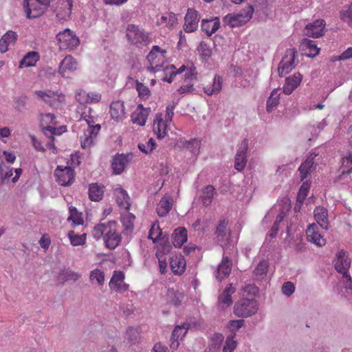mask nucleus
I'll use <instances>...</instances> for the list:
<instances>
[{"instance_id":"nucleus-40","label":"nucleus","mask_w":352,"mask_h":352,"mask_svg":"<svg viewBox=\"0 0 352 352\" xmlns=\"http://www.w3.org/2000/svg\"><path fill=\"white\" fill-rule=\"evenodd\" d=\"M133 124L144 126L148 117V111H133L131 116Z\"/></svg>"},{"instance_id":"nucleus-30","label":"nucleus","mask_w":352,"mask_h":352,"mask_svg":"<svg viewBox=\"0 0 352 352\" xmlns=\"http://www.w3.org/2000/svg\"><path fill=\"white\" fill-rule=\"evenodd\" d=\"M56 37L60 43H65L72 46L77 45L79 43L78 38L73 36L72 32L68 28L63 32H60Z\"/></svg>"},{"instance_id":"nucleus-5","label":"nucleus","mask_w":352,"mask_h":352,"mask_svg":"<svg viewBox=\"0 0 352 352\" xmlns=\"http://www.w3.org/2000/svg\"><path fill=\"white\" fill-rule=\"evenodd\" d=\"M298 52L295 48L287 49L284 56L278 64V74L283 77L291 72L298 64Z\"/></svg>"},{"instance_id":"nucleus-4","label":"nucleus","mask_w":352,"mask_h":352,"mask_svg":"<svg viewBox=\"0 0 352 352\" xmlns=\"http://www.w3.org/2000/svg\"><path fill=\"white\" fill-rule=\"evenodd\" d=\"M254 8L250 5L238 14H228L223 21L231 28L240 27L248 22L252 17Z\"/></svg>"},{"instance_id":"nucleus-39","label":"nucleus","mask_w":352,"mask_h":352,"mask_svg":"<svg viewBox=\"0 0 352 352\" xmlns=\"http://www.w3.org/2000/svg\"><path fill=\"white\" fill-rule=\"evenodd\" d=\"M56 117L54 113H47L44 114L43 118H42V122H44V127L46 128L47 130L50 131L54 134H56V133L55 131L56 130V128L52 127L50 126V124H56Z\"/></svg>"},{"instance_id":"nucleus-38","label":"nucleus","mask_w":352,"mask_h":352,"mask_svg":"<svg viewBox=\"0 0 352 352\" xmlns=\"http://www.w3.org/2000/svg\"><path fill=\"white\" fill-rule=\"evenodd\" d=\"M67 235L73 246L83 245L86 243V234H78L74 230H70Z\"/></svg>"},{"instance_id":"nucleus-1","label":"nucleus","mask_w":352,"mask_h":352,"mask_svg":"<svg viewBox=\"0 0 352 352\" xmlns=\"http://www.w3.org/2000/svg\"><path fill=\"white\" fill-rule=\"evenodd\" d=\"M92 235L97 240L102 238L106 247L110 250H114L118 247L122 240L119 226L115 221H109L95 226Z\"/></svg>"},{"instance_id":"nucleus-56","label":"nucleus","mask_w":352,"mask_h":352,"mask_svg":"<svg viewBox=\"0 0 352 352\" xmlns=\"http://www.w3.org/2000/svg\"><path fill=\"white\" fill-rule=\"evenodd\" d=\"M136 89L138 91L139 96L141 98H147L150 94V90L148 87L145 86L143 83L138 82L136 84Z\"/></svg>"},{"instance_id":"nucleus-10","label":"nucleus","mask_w":352,"mask_h":352,"mask_svg":"<svg viewBox=\"0 0 352 352\" xmlns=\"http://www.w3.org/2000/svg\"><path fill=\"white\" fill-rule=\"evenodd\" d=\"M334 266L336 271L340 274H344L349 272L351 266V259L347 252L340 250L336 255Z\"/></svg>"},{"instance_id":"nucleus-60","label":"nucleus","mask_w":352,"mask_h":352,"mask_svg":"<svg viewBox=\"0 0 352 352\" xmlns=\"http://www.w3.org/2000/svg\"><path fill=\"white\" fill-rule=\"evenodd\" d=\"M295 290L294 285L292 282H286L282 287L283 293L287 296H291Z\"/></svg>"},{"instance_id":"nucleus-23","label":"nucleus","mask_w":352,"mask_h":352,"mask_svg":"<svg viewBox=\"0 0 352 352\" xmlns=\"http://www.w3.org/2000/svg\"><path fill=\"white\" fill-rule=\"evenodd\" d=\"M232 262L228 256H223L221 262L219 263L217 270L216 277L219 280L228 276L232 270Z\"/></svg>"},{"instance_id":"nucleus-31","label":"nucleus","mask_w":352,"mask_h":352,"mask_svg":"<svg viewBox=\"0 0 352 352\" xmlns=\"http://www.w3.org/2000/svg\"><path fill=\"white\" fill-rule=\"evenodd\" d=\"M116 200L118 205L127 210H129L131 204L129 197L126 190L122 188H117L115 190Z\"/></svg>"},{"instance_id":"nucleus-62","label":"nucleus","mask_w":352,"mask_h":352,"mask_svg":"<svg viewBox=\"0 0 352 352\" xmlns=\"http://www.w3.org/2000/svg\"><path fill=\"white\" fill-rule=\"evenodd\" d=\"M91 111H83L81 116L85 119L86 122L88 124V127H92L96 124H95L96 120L95 118L91 115Z\"/></svg>"},{"instance_id":"nucleus-63","label":"nucleus","mask_w":352,"mask_h":352,"mask_svg":"<svg viewBox=\"0 0 352 352\" xmlns=\"http://www.w3.org/2000/svg\"><path fill=\"white\" fill-rule=\"evenodd\" d=\"M169 69H172L170 73L169 76H165L162 78L164 82H167L168 83H171L173 82V78L176 76V74L174 72V70L176 69L174 65H170L169 66L166 67L165 69H163L164 71H168Z\"/></svg>"},{"instance_id":"nucleus-48","label":"nucleus","mask_w":352,"mask_h":352,"mask_svg":"<svg viewBox=\"0 0 352 352\" xmlns=\"http://www.w3.org/2000/svg\"><path fill=\"white\" fill-rule=\"evenodd\" d=\"M155 146L156 143L153 138H150L146 143L138 144V148L145 154L151 153Z\"/></svg>"},{"instance_id":"nucleus-22","label":"nucleus","mask_w":352,"mask_h":352,"mask_svg":"<svg viewBox=\"0 0 352 352\" xmlns=\"http://www.w3.org/2000/svg\"><path fill=\"white\" fill-rule=\"evenodd\" d=\"M220 28V21L218 17L201 21V29L208 36H210Z\"/></svg>"},{"instance_id":"nucleus-20","label":"nucleus","mask_w":352,"mask_h":352,"mask_svg":"<svg viewBox=\"0 0 352 352\" xmlns=\"http://www.w3.org/2000/svg\"><path fill=\"white\" fill-rule=\"evenodd\" d=\"M302 81V75L296 72L292 76L285 78V83L283 87V92L287 95L291 94L294 89L300 84Z\"/></svg>"},{"instance_id":"nucleus-44","label":"nucleus","mask_w":352,"mask_h":352,"mask_svg":"<svg viewBox=\"0 0 352 352\" xmlns=\"http://www.w3.org/2000/svg\"><path fill=\"white\" fill-rule=\"evenodd\" d=\"M268 266V262L267 261H261L254 270L255 276L258 278L262 279L267 274Z\"/></svg>"},{"instance_id":"nucleus-18","label":"nucleus","mask_w":352,"mask_h":352,"mask_svg":"<svg viewBox=\"0 0 352 352\" xmlns=\"http://www.w3.org/2000/svg\"><path fill=\"white\" fill-rule=\"evenodd\" d=\"M170 267L175 275H182L186 270V259L182 254H175L170 258Z\"/></svg>"},{"instance_id":"nucleus-12","label":"nucleus","mask_w":352,"mask_h":352,"mask_svg":"<svg viewBox=\"0 0 352 352\" xmlns=\"http://www.w3.org/2000/svg\"><path fill=\"white\" fill-rule=\"evenodd\" d=\"M326 25L323 19H317L313 23H308L304 30V34L309 37L319 38L324 34Z\"/></svg>"},{"instance_id":"nucleus-26","label":"nucleus","mask_w":352,"mask_h":352,"mask_svg":"<svg viewBox=\"0 0 352 352\" xmlns=\"http://www.w3.org/2000/svg\"><path fill=\"white\" fill-rule=\"evenodd\" d=\"M173 199L171 197H162L157 206V213L160 217H165L171 210Z\"/></svg>"},{"instance_id":"nucleus-52","label":"nucleus","mask_w":352,"mask_h":352,"mask_svg":"<svg viewBox=\"0 0 352 352\" xmlns=\"http://www.w3.org/2000/svg\"><path fill=\"white\" fill-rule=\"evenodd\" d=\"M309 188H310L309 182H305L302 183V184L301 185V186L299 189L298 196H297V200L298 201L302 202L305 199L306 197L307 196Z\"/></svg>"},{"instance_id":"nucleus-42","label":"nucleus","mask_w":352,"mask_h":352,"mask_svg":"<svg viewBox=\"0 0 352 352\" xmlns=\"http://www.w3.org/2000/svg\"><path fill=\"white\" fill-rule=\"evenodd\" d=\"M135 219V217L129 212L126 213L122 215L121 217V222L122 223L124 230L126 231L131 232L133 229V221Z\"/></svg>"},{"instance_id":"nucleus-32","label":"nucleus","mask_w":352,"mask_h":352,"mask_svg":"<svg viewBox=\"0 0 352 352\" xmlns=\"http://www.w3.org/2000/svg\"><path fill=\"white\" fill-rule=\"evenodd\" d=\"M104 186L99 185L97 183H93L89 187V197L91 201H99L103 197Z\"/></svg>"},{"instance_id":"nucleus-57","label":"nucleus","mask_w":352,"mask_h":352,"mask_svg":"<svg viewBox=\"0 0 352 352\" xmlns=\"http://www.w3.org/2000/svg\"><path fill=\"white\" fill-rule=\"evenodd\" d=\"M227 225L228 222L225 219L219 221L215 232L217 236L223 237L226 235Z\"/></svg>"},{"instance_id":"nucleus-36","label":"nucleus","mask_w":352,"mask_h":352,"mask_svg":"<svg viewBox=\"0 0 352 352\" xmlns=\"http://www.w3.org/2000/svg\"><path fill=\"white\" fill-rule=\"evenodd\" d=\"M223 78L219 75H215L213 78L212 86L204 87V90L206 94L210 96L214 94H218L222 88Z\"/></svg>"},{"instance_id":"nucleus-55","label":"nucleus","mask_w":352,"mask_h":352,"mask_svg":"<svg viewBox=\"0 0 352 352\" xmlns=\"http://www.w3.org/2000/svg\"><path fill=\"white\" fill-rule=\"evenodd\" d=\"M198 50L201 51V55L205 58H209L212 55V50L209 45L201 41L198 47Z\"/></svg>"},{"instance_id":"nucleus-58","label":"nucleus","mask_w":352,"mask_h":352,"mask_svg":"<svg viewBox=\"0 0 352 352\" xmlns=\"http://www.w3.org/2000/svg\"><path fill=\"white\" fill-rule=\"evenodd\" d=\"M76 100L81 104L89 102V94L84 91L78 92L76 95Z\"/></svg>"},{"instance_id":"nucleus-3","label":"nucleus","mask_w":352,"mask_h":352,"mask_svg":"<svg viewBox=\"0 0 352 352\" xmlns=\"http://www.w3.org/2000/svg\"><path fill=\"white\" fill-rule=\"evenodd\" d=\"M126 38L131 45L146 46L151 41L149 34L135 24H129L126 29Z\"/></svg>"},{"instance_id":"nucleus-61","label":"nucleus","mask_w":352,"mask_h":352,"mask_svg":"<svg viewBox=\"0 0 352 352\" xmlns=\"http://www.w3.org/2000/svg\"><path fill=\"white\" fill-rule=\"evenodd\" d=\"M341 283L343 284L346 289H352V278L349 275V272L342 274Z\"/></svg>"},{"instance_id":"nucleus-51","label":"nucleus","mask_w":352,"mask_h":352,"mask_svg":"<svg viewBox=\"0 0 352 352\" xmlns=\"http://www.w3.org/2000/svg\"><path fill=\"white\" fill-rule=\"evenodd\" d=\"M235 334H232L227 337L225 345L223 347V352H233L237 346V342L234 340Z\"/></svg>"},{"instance_id":"nucleus-37","label":"nucleus","mask_w":352,"mask_h":352,"mask_svg":"<svg viewBox=\"0 0 352 352\" xmlns=\"http://www.w3.org/2000/svg\"><path fill=\"white\" fill-rule=\"evenodd\" d=\"M80 277V275L69 269L62 270L58 275V279L60 282L67 280L76 281Z\"/></svg>"},{"instance_id":"nucleus-53","label":"nucleus","mask_w":352,"mask_h":352,"mask_svg":"<svg viewBox=\"0 0 352 352\" xmlns=\"http://www.w3.org/2000/svg\"><path fill=\"white\" fill-rule=\"evenodd\" d=\"M162 235V230L160 228L159 225L153 224L148 233V238L153 242H156Z\"/></svg>"},{"instance_id":"nucleus-45","label":"nucleus","mask_w":352,"mask_h":352,"mask_svg":"<svg viewBox=\"0 0 352 352\" xmlns=\"http://www.w3.org/2000/svg\"><path fill=\"white\" fill-rule=\"evenodd\" d=\"M163 249V250H158L155 254L156 257L158 259L159 270L162 274H164L167 272L166 258L164 256V251L166 249L165 248H164Z\"/></svg>"},{"instance_id":"nucleus-28","label":"nucleus","mask_w":352,"mask_h":352,"mask_svg":"<svg viewBox=\"0 0 352 352\" xmlns=\"http://www.w3.org/2000/svg\"><path fill=\"white\" fill-rule=\"evenodd\" d=\"M235 289L232 287V285H229L223 290L222 294L219 296V304L221 308L229 307L232 303L231 295L234 293Z\"/></svg>"},{"instance_id":"nucleus-6","label":"nucleus","mask_w":352,"mask_h":352,"mask_svg":"<svg viewBox=\"0 0 352 352\" xmlns=\"http://www.w3.org/2000/svg\"><path fill=\"white\" fill-rule=\"evenodd\" d=\"M257 303L254 299H241L234 305V314L241 318L251 316L257 311Z\"/></svg>"},{"instance_id":"nucleus-27","label":"nucleus","mask_w":352,"mask_h":352,"mask_svg":"<svg viewBox=\"0 0 352 352\" xmlns=\"http://www.w3.org/2000/svg\"><path fill=\"white\" fill-rule=\"evenodd\" d=\"M18 38V35L15 32L12 30L8 31L0 39V52L5 53L8 50V45L14 43Z\"/></svg>"},{"instance_id":"nucleus-35","label":"nucleus","mask_w":352,"mask_h":352,"mask_svg":"<svg viewBox=\"0 0 352 352\" xmlns=\"http://www.w3.org/2000/svg\"><path fill=\"white\" fill-rule=\"evenodd\" d=\"M39 54L36 52H28L20 61L19 67L34 66L39 60Z\"/></svg>"},{"instance_id":"nucleus-49","label":"nucleus","mask_w":352,"mask_h":352,"mask_svg":"<svg viewBox=\"0 0 352 352\" xmlns=\"http://www.w3.org/2000/svg\"><path fill=\"white\" fill-rule=\"evenodd\" d=\"M12 168L6 166L2 160L0 162V178L3 182L8 180L12 176Z\"/></svg>"},{"instance_id":"nucleus-50","label":"nucleus","mask_w":352,"mask_h":352,"mask_svg":"<svg viewBox=\"0 0 352 352\" xmlns=\"http://www.w3.org/2000/svg\"><path fill=\"white\" fill-rule=\"evenodd\" d=\"M188 329V324H184L181 326H176L172 333L173 339H182L183 337L185 336L186 333H187Z\"/></svg>"},{"instance_id":"nucleus-59","label":"nucleus","mask_w":352,"mask_h":352,"mask_svg":"<svg viewBox=\"0 0 352 352\" xmlns=\"http://www.w3.org/2000/svg\"><path fill=\"white\" fill-rule=\"evenodd\" d=\"M244 320H230L229 322L228 327L232 332H235L239 329L244 324Z\"/></svg>"},{"instance_id":"nucleus-47","label":"nucleus","mask_w":352,"mask_h":352,"mask_svg":"<svg viewBox=\"0 0 352 352\" xmlns=\"http://www.w3.org/2000/svg\"><path fill=\"white\" fill-rule=\"evenodd\" d=\"M280 89H274L267 101V110L276 107L279 102Z\"/></svg>"},{"instance_id":"nucleus-17","label":"nucleus","mask_w":352,"mask_h":352,"mask_svg":"<svg viewBox=\"0 0 352 352\" xmlns=\"http://www.w3.org/2000/svg\"><path fill=\"white\" fill-rule=\"evenodd\" d=\"M184 20V30L185 32H192L197 30L199 19L198 18V13L195 10L192 8L188 9Z\"/></svg>"},{"instance_id":"nucleus-19","label":"nucleus","mask_w":352,"mask_h":352,"mask_svg":"<svg viewBox=\"0 0 352 352\" xmlns=\"http://www.w3.org/2000/svg\"><path fill=\"white\" fill-rule=\"evenodd\" d=\"M299 49L302 52V55L311 58L317 56L320 52V48L317 47L315 41L308 38L302 39Z\"/></svg>"},{"instance_id":"nucleus-14","label":"nucleus","mask_w":352,"mask_h":352,"mask_svg":"<svg viewBox=\"0 0 352 352\" xmlns=\"http://www.w3.org/2000/svg\"><path fill=\"white\" fill-rule=\"evenodd\" d=\"M124 274L122 271H114L109 282V287L117 292H124L128 290L129 285L124 283Z\"/></svg>"},{"instance_id":"nucleus-34","label":"nucleus","mask_w":352,"mask_h":352,"mask_svg":"<svg viewBox=\"0 0 352 352\" xmlns=\"http://www.w3.org/2000/svg\"><path fill=\"white\" fill-rule=\"evenodd\" d=\"M342 165L340 169L342 173L339 177V179H342L344 176L348 175L352 173V153L351 152L342 158Z\"/></svg>"},{"instance_id":"nucleus-2","label":"nucleus","mask_w":352,"mask_h":352,"mask_svg":"<svg viewBox=\"0 0 352 352\" xmlns=\"http://www.w3.org/2000/svg\"><path fill=\"white\" fill-rule=\"evenodd\" d=\"M173 111L158 112L153 122V131L158 138H162L167 135L168 130L173 125Z\"/></svg>"},{"instance_id":"nucleus-13","label":"nucleus","mask_w":352,"mask_h":352,"mask_svg":"<svg viewBox=\"0 0 352 352\" xmlns=\"http://www.w3.org/2000/svg\"><path fill=\"white\" fill-rule=\"evenodd\" d=\"M132 154H117L111 162V168L114 175L121 174L125 169L127 164L132 159Z\"/></svg>"},{"instance_id":"nucleus-41","label":"nucleus","mask_w":352,"mask_h":352,"mask_svg":"<svg viewBox=\"0 0 352 352\" xmlns=\"http://www.w3.org/2000/svg\"><path fill=\"white\" fill-rule=\"evenodd\" d=\"M313 159H307L304 162L301 164L298 168L301 180L305 179L309 175L310 170L313 166Z\"/></svg>"},{"instance_id":"nucleus-8","label":"nucleus","mask_w":352,"mask_h":352,"mask_svg":"<svg viewBox=\"0 0 352 352\" xmlns=\"http://www.w3.org/2000/svg\"><path fill=\"white\" fill-rule=\"evenodd\" d=\"M56 181L61 186H67L73 184L75 171L70 166H58L54 171Z\"/></svg>"},{"instance_id":"nucleus-24","label":"nucleus","mask_w":352,"mask_h":352,"mask_svg":"<svg viewBox=\"0 0 352 352\" xmlns=\"http://www.w3.org/2000/svg\"><path fill=\"white\" fill-rule=\"evenodd\" d=\"M314 219L320 226L325 230L329 228L328 211L321 206H318L314 211Z\"/></svg>"},{"instance_id":"nucleus-11","label":"nucleus","mask_w":352,"mask_h":352,"mask_svg":"<svg viewBox=\"0 0 352 352\" xmlns=\"http://www.w3.org/2000/svg\"><path fill=\"white\" fill-rule=\"evenodd\" d=\"M248 147V141L244 139L237 150L235 155L234 168L238 171H242L246 166L247 151Z\"/></svg>"},{"instance_id":"nucleus-64","label":"nucleus","mask_w":352,"mask_h":352,"mask_svg":"<svg viewBox=\"0 0 352 352\" xmlns=\"http://www.w3.org/2000/svg\"><path fill=\"white\" fill-rule=\"evenodd\" d=\"M126 335L128 336V339L133 342V340H136L138 337V330L135 327H129L126 330Z\"/></svg>"},{"instance_id":"nucleus-21","label":"nucleus","mask_w":352,"mask_h":352,"mask_svg":"<svg viewBox=\"0 0 352 352\" xmlns=\"http://www.w3.org/2000/svg\"><path fill=\"white\" fill-rule=\"evenodd\" d=\"M76 65L77 63L74 58L71 56H67L60 63L58 72L63 77L67 78V72L75 71Z\"/></svg>"},{"instance_id":"nucleus-7","label":"nucleus","mask_w":352,"mask_h":352,"mask_svg":"<svg viewBox=\"0 0 352 352\" xmlns=\"http://www.w3.org/2000/svg\"><path fill=\"white\" fill-rule=\"evenodd\" d=\"M35 94L54 109L61 108V103L65 100V96L56 91L38 90L35 91Z\"/></svg>"},{"instance_id":"nucleus-43","label":"nucleus","mask_w":352,"mask_h":352,"mask_svg":"<svg viewBox=\"0 0 352 352\" xmlns=\"http://www.w3.org/2000/svg\"><path fill=\"white\" fill-rule=\"evenodd\" d=\"M70 215L67 218V220L72 221L75 225L83 224V219L82 214L78 212L77 209L74 206H70L69 208Z\"/></svg>"},{"instance_id":"nucleus-33","label":"nucleus","mask_w":352,"mask_h":352,"mask_svg":"<svg viewBox=\"0 0 352 352\" xmlns=\"http://www.w3.org/2000/svg\"><path fill=\"white\" fill-rule=\"evenodd\" d=\"M215 188L212 185H208L202 190V193L200 197L202 204L208 207L212 204Z\"/></svg>"},{"instance_id":"nucleus-15","label":"nucleus","mask_w":352,"mask_h":352,"mask_svg":"<svg viewBox=\"0 0 352 352\" xmlns=\"http://www.w3.org/2000/svg\"><path fill=\"white\" fill-rule=\"evenodd\" d=\"M306 234L308 241L313 243L318 247H322L326 244V239L319 232L318 227L316 224H310L306 230Z\"/></svg>"},{"instance_id":"nucleus-54","label":"nucleus","mask_w":352,"mask_h":352,"mask_svg":"<svg viewBox=\"0 0 352 352\" xmlns=\"http://www.w3.org/2000/svg\"><path fill=\"white\" fill-rule=\"evenodd\" d=\"M340 18L342 21L347 22L352 26V3L346 10H342L340 12Z\"/></svg>"},{"instance_id":"nucleus-16","label":"nucleus","mask_w":352,"mask_h":352,"mask_svg":"<svg viewBox=\"0 0 352 352\" xmlns=\"http://www.w3.org/2000/svg\"><path fill=\"white\" fill-rule=\"evenodd\" d=\"M23 8L28 19L37 18L44 12V8H42L34 0H25Z\"/></svg>"},{"instance_id":"nucleus-25","label":"nucleus","mask_w":352,"mask_h":352,"mask_svg":"<svg viewBox=\"0 0 352 352\" xmlns=\"http://www.w3.org/2000/svg\"><path fill=\"white\" fill-rule=\"evenodd\" d=\"M188 239L187 230L184 227H179L175 230L172 235V243L175 248H181Z\"/></svg>"},{"instance_id":"nucleus-46","label":"nucleus","mask_w":352,"mask_h":352,"mask_svg":"<svg viewBox=\"0 0 352 352\" xmlns=\"http://www.w3.org/2000/svg\"><path fill=\"white\" fill-rule=\"evenodd\" d=\"M89 278L92 283L96 282L98 285H103L104 283V274L98 269L91 272Z\"/></svg>"},{"instance_id":"nucleus-29","label":"nucleus","mask_w":352,"mask_h":352,"mask_svg":"<svg viewBox=\"0 0 352 352\" xmlns=\"http://www.w3.org/2000/svg\"><path fill=\"white\" fill-rule=\"evenodd\" d=\"M167 302L170 305L178 307L184 300L185 295L174 289H168L166 293Z\"/></svg>"},{"instance_id":"nucleus-9","label":"nucleus","mask_w":352,"mask_h":352,"mask_svg":"<svg viewBox=\"0 0 352 352\" xmlns=\"http://www.w3.org/2000/svg\"><path fill=\"white\" fill-rule=\"evenodd\" d=\"M100 129V124H97L92 127H88L84 131L83 135L80 137L81 147L83 149L89 148L94 145V142L96 140Z\"/></svg>"}]
</instances>
